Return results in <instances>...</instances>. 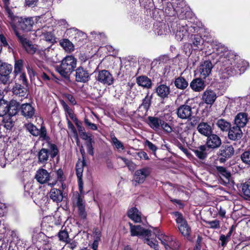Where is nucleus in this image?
Wrapping results in <instances>:
<instances>
[{"label":"nucleus","instance_id":"1","mask_svg":"<svg viewBox=\"0 0 250 250\" xmlns=\"http://www.w3.org/2000/svg\"><path fill=\"white\" fill-rule=\"evenodd\" d=\"M228 48L224 45L220 44L217 49V54L228 56L224 62V64L222 68L224 73H226L229 77L237 74H240L246 70L249 66V62L245 60L240 59L238 56L229 54L227 52Z\"/></svg>","mask_w":250,"mask_h":250},{"label":"nucleus","instance_id":"2","mask_svg":"<svg viewBox=\"0 0 250 250\" xmlns=\"http://www.w3.org/2000/svg\"><path fill=\"white\" fill-rule=\"evenodd\" d=\"M77 60L72 56L65 57L57 68L58 73L64 78H68L76 67Z\"/></svg>","mask_w":250,"mask_h":250},{"label":"nucleus","instance_id":"3","mask_svg":"<svg viewBox=\"0 0 250 250\" xmlns=\"http://www.w3.org/2000/svg\"><path fill=\"white\" fill-rule=\"evenodd\" d=\"M50 151L45 148H42L38 152V162L41 164L46 163L48 160L49 155L54 158L58 153V149L56 145L54 144L49 145Z\"/></svg>","mask_w":250,"mask_h":250},{"label":"nucleus","instance_id":"4","mask_svg":"<svg viewBox=\"0 0 250 250\" xmlns=\"http://www.w3.org/2000/svg\"><path fill=\"white\" fill-rule=\"evenodd\" d=\"M176 217L175 221L178 224L179 230L184 236H188L190 232V228L183 215L179 212L173 213Z\"/></svg>","mask_w":250,"mask_h":250},{"label":"nucleus","instance_id":"5","mask_svg":"<svg viewBox=\"0 0 250 250\" xmlns=\"http://www.w3.org/2000/svg\"><path fill=\"white\" fill-rule=\"evenodd\" d=\"M152 172V169L149 167H145L136 170L133 176V181L138 184L144 183Z\"/></svg>","mask_w":250,"mask_h":250},{"label":"nucleus","instance_id":"6","mask_svg":"<svg viewBox=\"0 0 250 250\" xmlns=\"http://www.w3.org/2000/svg\"><path fill=\"white\" fill-rule=\"evenodd\" d=\"M154 233L156 237L161 241V243L165 246L166 250L169 249H177L178 245L174 241L173 238L172 236H168L164 235L163 234H160L159 231L156 229Z\"/></svg>","mask_w":250,"mask_h":250},{"label":"nucleus","instance_id":"7","mask_svg":"<svg viewBox=\"0 0 250 250\" xmlns=\"http://www.w3.org/2000/svg\"><path fill=\"white\" fill-rule=\"evenodd\" d=\"M13 70L12 66L6 62L0 64V81L3 84L10 83V74Z\"/></svg>","mask_w":250,"mask_h":250},{"label":"nucleus","instance_id":"8","mask_svg":"<svg viewBox=\"0 0 250 250\" xmlns=\"http://www.w3.org/2000/svg\"><path fill=\"white\" fill-rule=\"evenodd\" d=\"M177 117L183 120H190L193 117V112L192 107L185 104L181 105L176 109Z\"/></svg>","mask_w":250,"mask_h":250},{"label":"nucleus","instance_id":"9","mask_svg":"<svg viewBox=\"0 0 250 250\" xmlns=\"http://www.w3.org/2000/svg\"><path fill=\"white\" fill-rule=\"evenodd\" d=\"M26 129L33 136L40 137L44 140H48V137L47 136L46 130L45 126L42 125L40 129H39L35 125L31 123L25 125Z\"/></svg>","mask_w":250,"mask_h":250},{"label":"nucleus","instance_id":"10","mask_svg":"<svg viewBox=\"0 0 250 250\" xmlns=\"http://www.w3.org/2000/svg\"><path fill=\"white\" fill-rule=\"evenodd\" d=\"M52 28L44 26L41 29H38L36 31V36H43L45 41L50 43L55 42V38L52 33Z\"/></svg>","mask_w":250,"mask_h":250},{"label":"nucleus","instance_id":"11","mask_svg":"<svg viewBox=\"0 0 250 250\" xmlns=\"http://www.w3.org/2000/svg\"><path fill=\"white\" fill-rule=\"evenodd\" d=\"M96 79L99 82L107 85H111L114 81L112 75L106 70L100 71L96 76Z\"/></svg>","mask_w":250,"mask_h":250},{"label":"nucleus","instance_id":"12","mask_svg":"<svg viewBox=\"0 0 250 250\" xmlns=\"http://www.w3.org/2000/svg\"><path fill=\"white\" fill-rule=\"evenodd\" d=\"M13 31L18 38L19 42L25 50L30 53H35L36 50L34 49V45L31 43V42L26 38H25L24 36L21 35L18 32L17 28L13 30Z\"/></svg>","mask_w":250,"mask_h":250},{"label":"nucleus","instance_id":"13","mask_svg":"<svg viewBox=\"0 0 250 250\" xmlns=\"http://www.w3.org/2000/svg\"><path fill=\"white\" fill-rule=\"evenodd\" d=\"M213 65L209 61H206L202 62L198 69L201 78H206L211 73Z\"/></svg>","mask_w":250,"mask_h":250},{"label":"nucleus","instance_id":"14","mask_svg":"<svg viewBox=\"0 0 250 250\" xmlns=\"http://www.w3.org/2000/svg\"><path fill=\"white\" fill-rule=\"evenodd\" d=\"M129 225L130 226L131 235L132 236H142L143 237H149L150 234V230L144 229L140 225L133 226L130 223H129Z\"/></svg>","mask_w":250,"mask_h":250},{"label":"nucleus","instance_id":"15","mask_svg":"<svg viewBox=\"0 0 250 250\" xmlns=\"http://www.w3.org/2000/svg\"><path fill=\"white\" fill-rule=\"evenodd\" d=\"M18 23V28L26 32L31 30L34 24V21L32 18H20L17 21Z\"/></svg>","mask_w":250,"mask_h":250},{"label":"nucleus","instance_id":"16","mask_svg":"<svg viewBox=\"0 0 250 250\" xmlns=\"http://www.w3.org/2000/svg\"><path fill=\"white\" fill-rule=\"evenodd\" d=\"M74 202L78 208L79 213L83 219L86 218V213L85 210V202L83 195L78 194L75 197Z\"/></svg>","mask_w":250,"mask_h":250},{"label":"nucleus","instance_id":"17","mask_svg":"<svg viewBox=\"0 0 250 250\" xmlns=\"http://www.w3.org/2000/svg\"><path fill=\"white\" fill-rule=\"evenodd\" d=\"M174 32L176 39L178 41H181L188 35V25L183 23L177 24Z\"/></svg>","mask_w":250,"mask_h":250},{"label":"nucleus","instance_id":"18","mask_svg":"<svg viewBox=\"0 0 250 250\" xmlns=\"http://www.w3.org/2000/svg\"><path fill=\"white\" fill-rule=\"evenodd\" d=\"M221 145V140L216 134H210L208 136L207 145V147L211 148H216Z\"/></svg>","mask_w":250,"mask_h":250},{"label":"nucleus","instance_id":"19","mask_svg":"<svg viewBox=\"0 0 250 250\" xmlns=\"http://www.w3.org/2000/svg\"><path fill=\"white\" fill-rule=\"evenodd\" d=\"M228 131V137L230 140H238L242 137L243 132L241 128L236 125L230 127Z\"/></svg>","mask_w":250,"mask_h":250},{"label":"nucleus","instance_id":"20","mask_svg":"<svg viewBox=\"0 0 250 250\" xmlns=\"http://www.w3.org/2000/svg\"><path fill=\"white\" fill-rule=\"evenodd\" d=\"M21 114L26 119H30L35 114V109L30 104H22L20 107Z\"/></svg>","mask_w":250,"mask_h":250},{"label":"nucleus","instance_id":"21","mask_svg":"<svg viewBox=\"0 0 250 250\" xmlns=\"http://www.w3.org/2000/svg\"><path fill=\"white\" fill-rule=\"evenodd\" d=\"M50 174L44 169H39L36 172L35 178L41 184L47 183L50 180Z\"/></svg>","mask_w":250,"mask_h":250},{"label":"nucleus","instance_id":"22","mask_svg":"<svg viewBox=\"0 0 250 250\" xmlns=\"http://www.w3.org/2000/svg\"><path fill=\"white\" fill-rule=\"evenodd\" d=\"M76 80L78 82L85 83L89 79V73L83 67H79L76 70Z\"/></svg>","mask_w":250,"mask_h":250},{"label":"nucleus","instance_id":"23","mask_svg":"<svg viewBox=\"0 0 250 250\" xmlns=\"http://www.w3.org/2000/svg\"><path fill=\"white\" fill-rule=\"evenodd\" d=\"M234 121L235 125L240 128L244 127L248 122L247 114L244 112L239 113L235 117Z\"/></svg>","mask_w":250,"mask_h":250},{"label":"nucleus","instance_id":"24","mask_svg":"<svg viewBox=\"0 0 250 250\" xmlns=\"http://www.w3.org/2000/svg\"><path fill=\"white\" fill-rule=\"evenodd\" d=\"M217 98L215 92L211 90H206L203 93L202 99L208 104H212Z\"/></svg>","mask_w":250,"mask_h":250},{"label":"nucleus","instance_id":"25","mask_svg":"<svg viewBox=\"0 0 250 250\" xmlns=\"http://www.w3.org/2000/svg\"><path fill=\"white\" fill-rule=\"evenodd\" d=\"M216 170L218 172V175L224 181L225 184H228L229 182V179L231 177V174L225 167L221 166H217L216 167Z\"/></svg>","mask_w":250,"mask_h":250},{"label":"nucleus","instance_id":"26","mask_svg":"<svg viewBox=\"0 0 250 250\" xmlns=\"http://www.w3.org/2000/svg\"><path fill=\"white\" fill-rule=\"evenodd\" d=\"M197 130L200 134L206 136H209L212 132L210 125L205 122L200 123L197 126Z\"/></svg>","mask_w":250,"mask_h":250},{"label":"nucleus","instance_id":"27","mask_svg":"<svg viewBox=\"0 0 250 250\" xmlns=\"http://www.w3.org/2000/svg\"><path fill=\"white\" fill-rule=\"evenodd\" d=\"M195 155L200 159L204 160L208 155V147L205 145L200 146L192 150Z\"/></svg>","mask_w":250,"mask_h":250},{"label":"nucleus","instance_id":"28","mask_svg":"<svg viewBox=\"0 0 250 250\" xmlns=\"http://www.w3.org/2000/svg\"><path fill=\"white\" fill-rule=\"evenodd\" d=\"M220 155L225 158H230L234 154V148L231 145L223 146L220 150Z\"/></svg>","mask_w":250,"mask_h":250},{"label":"nucleus","instance_id":"29","mask_svg":"<svg viewBox=\"0 0 250 250\" xmlns=\"http://www.w3.org/2000/svg\"><path fill=\"white\" fill-rule=\"evenodd\" d=\"M50 197L56 203L60 202L63 199L62 190L57 188H52L50 191Z\"/></svg>","mask_w":250,"mask_h":250},{"label":"nucleus","instance_id":"30","mask_svg":"<svg viewBox=\"0 0 250 250\" xmlns=\"http://www.w3.org/2000/svg\"><path fill=\"white\" fill-rule=\"evenodd\" d=\"M202 79L200 77V78L194 79L190 83V86L194 91H200L204 89L205 84Z\"/></svg>","mask_w":250,"mask_h":250},{"label":"nucleus","instance_id":"31","mask_svg":"<svg viewBox=\"0 0 250 250\" xmlns=\"http://www.w3.org/2000/svg\"><path fill=\"white\" fill-rule=\"evenodd\" d=\"M34 49L36 50L35 53L38 54L42 59L45 61H47L49 59V52H51L52 53L53 51L49 46L44 48L38 49L34 47Z\"/></svg>","mask_w":250,"mask_h":250},{"label":"nucleus","instance_id":"32","mask_svg":"<svg viewBox=\"0 0 250 250\" xmlns=\"http://www.w3.org/2000/svg\"><path fill=\"white\" fill-rule=\"evenodd\" d=\"M7 108L8 109V113L10 116L15 115L20 108V104L15 100H12L9 104H7Z\"/></svg>","mask_w":250,"mask_h":250},{"label":"nucleus","instance_id":"33","mask_svg":"<svg viewBox=\"0 0 250 250\" xmlns=\"http://www.w3.org/2000/svg\"><path fill=\"white\" fill-rule=\"evenodd\" d=\"M128 216L135 222H140L141 221V213L136 208H131L128 210Z\"/></svg>","mask_w":250,"mask_h":250},{"label":"nucleus","instance_id":"34","mask_svg":"<svg viewBox=\"0 0 250 250\" xmlns=\"http://www.w3.org/2000/svg\"><path fill=\"white\" fill-rule=\"evenodd\" d=\"M6 10L7 16L9 20V22L12 29L15 30L17 28L16 24L17 23V21H18L20 17L15 16L12 11L8 8H6Z\"/></svg>","mask_w":250,"mask_h":250},{"label":"nucleus","instance_id":"35","mask_svg":"<svg viewBox=\"0 0 250 250\" xmlns=\"http://www.w3.org/2000/svg\"><path fill=\"white\" fill-rule=\"evenodd\" d=\"M156 92L159 96L164 98L167 97L169 94V88L166 85L161 84L156 88Z\"/></svg>","mask_w":250,"mask_h":250},{"label":"nucleus","instance_id":"36","mask_svg":"<svg viewBox=\"0 0 250 250\" xmlns=\"http://www.w3.org/2000/svg\"><path fill=\"white\" fill-rule=\"evenodd\" d=\"M13 93L19 97H25L27 95V89L21 84H16L13 88Z\"/></svg>","mask_w":250,"mask_h":250},{"label":"nucleus","instance_id":"37","mask_svg":"<svg viewBox=\"0 0 250 250\" xmlns=\"http://www.w3.org/2000/svg\"><path fill=\"white\" fill-rule=\"evenodd\" d=\"M110 136L111 143L118 151H120L125 149L124 144L116 138L113 133H111Z\"/></svg>","mask_w":250,"mask_h":250},{"label":"nucleus","instance_id":"38","mask_svg":"<svg viewBox=\"0 0 250 250\" xmlns=\"http://www.w3.org/2000/svg\"><path fill=\"white\" fill-rule=\"evenodd\" d=\"M137 83L139 85L145 88H149L151 86V80L146 76H140L137 79Z\"/></svg>","mask_w":250,"mask_h":250},{"label":"nucleus","instance_id":"39","mask_svg":"<svg viewBox=\"0 0 250 250\" xmlns=\"http://www.w3.org/2000/svg\"><path fill=\"white\" fill-rule=\"evenodd\" d=\"M85 165L84 159L82 160H79L77 162L76 165V172L78 179H80L82 177L83 167Z\"/></svg>","mask_w":250,"mask_h":250},{"label":"nucleus","instance_id":"40","mask_svg":"<svg viewBox=\"0 0 250 250\" xmlns=\"http://www.w3.org/2000/svg\"><path fill=\"white\" fill-rule=\"evenodd\" d=\"M148 119L150 126L154 129H158L163 121L159 118L154 117H148Z\"/></svg>","mask_w":250,"mask_h":250},{"label":"nucleus","instance_id":"41","mask_svg":"<svg viewBox=\"0 0 250 250\" xmlns=\"http://www.w3.org/2000/svg\"><path fill=\"white\" fill-rule=\"evenodd\" d=\"M216 125L223 131H227L230 127V124L224 119H221L217 121Z\"/></svg>","mask_w":250,"mask_h":250},{"label":"nucleus","instance_id":"42","mask_svg":"<svg viewBox=\"0 0 250 250\" xmlns=\"http://www.w3.org/2000/svg\"><path fill=\"white\" fill-rule=\"evenodd\" d=\"M174 84L177 88L181 89H184L188 86V82L183 77H178L176 79Z\"/></svg>","mask_w":250,"mask_h":250},{"label":"nucleus","instance_id":"43","mask_svg":"<svg viewBox=\"0 0 250 250\" xmlns=\"http://www.w3.org/2000/svg\"><path fill=\"white\" fill-rule=\"evenodd\" d=\"M8 111L7 103L3 99V96L0 93V116L6 115Z\"/></svg>","mask_w":250,"mask_h":250},{"label":"nucleus","instance_id":"44","mask_svg":"<svg viewBox=\"0 0 250 250\" xmlns=\"http://www.w3.org/2000/svg\"><path fill=\"white\" fill-rule=\"evenodd\" d=\"M151 236V233H150L149 237L147 236L144 237L145 238V243L147 244L148 246H149L151 248H153L155 250H158V243L157 241L155 239H150V237Z\"/></svg>","mask_w":250,"mask_h":250},{"label":"nucleus","instance_id":"45","mask_svg":"<svg viewBox=\"0 0 250 250\" xmlns=\"http://www.w3.org/2000/svg\"><path fill=\"white\" fill-rule=\"evenodd\" d=\"M60 44L67 51L71 52L74 49L73 44L67 39H64L60 42Z\"/></svg>","mask_w":250,"mask_h":250},{"label":"nucleus","instance_id":"46","mask_svg":"<svg viewBox=\"0 0 250 250\" xmlns=\"http://www.w3.org/2000/svg\"><path fill=\"white\" fill-rule=\"evenodd\" d=\"M3 124L7 130H11L14 125V121L11 117L5 118L3 120Z\"/></svg>","mask_w":250,"mask_h":250},{"label":"nucleus","instance_id":"47","mask_svg":"<svg viewBox=\"0 0 250 250\" xmlns=\"http://www.w3.org/2000/svg\"><path fill=\"white\" fill-rule=\"evenodd\" d=\"M58 235L60 241L65 243L69 242L68 240L70 238H69L68 233L67 231L65 230H61L58 233Z\"/></svg>","mask_w":250,"mask_h":250},{"label":"nucleus","instance_id":"48","mask_svg":"<svg viewBox=\"0 0 250 250\" xmlns=\"http://www.w3.org/2000/svg\"><path fill=\"white\" fill-rule=\"evenodd\" d=\"M241 159L245 164L250 165V151H246L241 155Z\"/></svg>","mask_w":250,"mask_h":250},{"label":"nucleus","instance_id":"49","mask_svg":"<svg viewBox=\"0 0 250 250\" xmlns=\"http://www.w3.org/2000/svg\"><path fill=\"white\" fill-rule=\"evenodd\" d=\"M22 67L23 62L21 60H19L15 62L14 72L16 75H17L18 74L21 73Z\"/></svg>","mask_w":250,"mask_h":250},{"label":"nucleus","instance_id":"50","mask_svg":"<svg viewBox=\"0 0 250 250\" xmlns=\"http://www.w3.org/2000/svg\"><path fill=\"white\" fill-rule=\"evenodd\" d=\"M242 190L246 196L250 197V182H246L242 185Z\"/></svg>","mask_w":250,"mask_h":250},{"label":"nucleus","instance_id":"51","mask_svg":"<svg viewBox=\"0 0 250 250\" xmlns=\"http://www.w3.org/2000/svg\"><path fill=\"white\" fill-rule=\"evenodd\" d=\"M205 223L208 225V227L213 229H219L220 227L219 220H214L211 221H206Z\"/></svg>","mask_w":250,"mask_h":250},{"label":"nucleus","instance_id":"52","mask_svg":"<svg viewBox=\"0 0 250 250\" xmlns=\"http://www.w3.org/2000/svg\"><path fill=\"white\" fill-rule=\"evenodd\" d=\"M193 38L192 39V44L194 46L199 47V46L203 42L202 39L201 37L198 35H194L193 36Z\"/></svg>","mask_w":250,"mask_h":250},{"label":"nucleus","instance_id":"53","mask_svg":"<svg viewBox=\"0 0 250 250\" xmlns=\"http://www.w3.org/2000/svg\"><path fill=\"white\" fill-rule=\"evenodd\" d=\"M86 38V35L81 31H77L74 37L75 40L78 42L83 41Z\"/></svg>","mask_w":250,"mask_h":250},{"label":"nucleus","instance_id":"54","mask_svg":"<svg viewBox=\"0 0 250 250\" xmlns=\"http://www.w3.org/2000/svg\"><path fill=\"white\" fill-rule=\"evenodd\" d=\"M160 28L157 31V33L159 35H166L168 33L169 29L167 28V25L166 24H162L160 27Z\"/></svg>","mask_w":250,"mask_h":250},{"label":"nucleus","instance_id":"55","mask_svg":"<svg viewBox=\"0 0 250 250\" xmlns=\"http://www.w3.org/2000/svg\"><path fill=\"white\" fill-rule=\"evenodd\" d=\"M94 143L93 141L91 138H90L89 140L86 142V147L88 153L91 155H93L94 154L93 148L92 146V144Z\"/></svg>","mask_w":250,"mask_h":250},{"label":"nucleus","instance_id":"56","mask_svg":"<svg viewBox=\"0 0 250 250\" xmlns=\"http://www.w3.org/2000/svg\"><path fill=\"white\" fill-rule=\"evenodd\" d=\"M145 145L147 146L149 149H150L154 153V155L156 154V150H157V146L152 144L151 142L148 140H146L145 142Z\"/></svg>","mask_w":250,"mask_h":250},{"label":"nucleus","instance_id":"57","mask_svg":"<svg viewBox=\"0 0 250 250\" xmlns=\"http://www.w3.org/2000/svg\"><path fill=\"white\" fill-rule=\"evenodd\" d=\"M150 104V98L147 95L143 100L142 106L144 107L146 110H147Z\"/></svg>","mask_w":250,"mask_h":250},{"label":"nucleus","instance_id":"58","mask_svg":"<svg viewBox=\"0 0 250 250\" xmlns=\"http://www.w3.org/2000/svg\"><path fill=\"white\" fill-rule=\"evenodd\" d=\"M67 124L68 128L71 130V132L73 133L74 136L77 139H78V133L74 125L69 120H68Z\"/></svg>","mask_w":250,"mask_h":250},{"label":"nucleus","instance_id":"59","mask_svg":"<svg viewBox=\"0 0 250 250\" xmlns=\"http://www.w3.org/2000/svg\"><path fill=\"white\" fill-rule=\"evenodd\" d=\"M161 126L166 132L170 133L172 131L171 127L167 123H166L163 121L161 123Z\"/></svg>","mask_w":250,"mask_h":250},{"label":"nucleus","instance_id":"60","mask_svg":"<svg viewBox=\"0 0 250 250\" xmlns=\"http://www.w3.org/2000/svg\"><path fill=\"white\" fill-rule=\"evenodd\" d=\"M74 122L77 127L79 134L85 131L84 128L82 125V123L79 121L77 118H74Z\"/></svg>","mask_w":250,"mask_h":250},{"label":"nucleus","instance_id":"61","mask_svg":"<svg viewBox=\"0 0 250 250\" xmlns=\"http://www.w3.org/2000/svg\"><path fill=\"white\" fill-rule=\"evenodd\" d=\"M84 123L90 129L93 130H96L97 129V126L96 125L90 122L87 119H84Z\"/></svg>","mask_w":250,"mask_h":250},{"label":"nucleus","instance_id":"62","mask_svg":"<svg viewBox=\"0 0 250 250\" xmlns=\"http://www.w3.org/2000/svg\"><path fill=\"white\" fill-rule=\"evenodd\" d=\"M199 29V28L197 26L192 25L188 26V35L189 33H194L197 32Z\"/></svg>","mask_w":250,"mask_h":250},{"label":"nucleus","instance_id":"63","mask_svg":"<svg viewBox=\"0 0 250 250\" xmlns=\"http://www.w3.org/2000/svg\"><path fill=\"white\" fill-rule=\"evenodd\" d=\"M69 242H67L66 243L68 244V247L72 250H74L77 245V243L75 241L71 240L70 239L68 240Z\"/></svg>","mask_w":250,"mask_h":250},{"label":"nucleus","instance_id":"64","mask_svg":"<svg viewBox=\"0 0 250 250\" xmlns=\"http://www.w3.org/2000/svg\"><path fill=\"white\" fill-rule=\"evenodd\" d=\"M137 155L140 157L141 159H144L145 160H149V158L148 156H147V153L143 151H139L137 153Z\"/></svg>","mask_w":250,"mask_h":250}]
</instances>
